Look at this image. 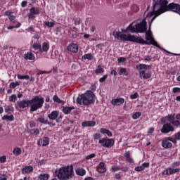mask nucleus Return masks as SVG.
Returning a JSON list of instances; mask_svg holds the SVG:
<instances>
[{"label":"nucleus","instance_id":"1","mask_svg":"<svg viewBox=\"0 0 180 180\" xmlns=\"http://www.w3.org/2000/svg\"><path fill=\"white\" fill-rule=\"evenodd\" d=\"M151 26L149 27V30L146 32L145 39H143L141 37H137L136 35H131V34H122L120 31H114L112 32V36L117 40H121L122 41H132L133 43H139V44H141L142 46H155L160 49V50H164V49L161 48V46L158 44L157 41L154 39L153 37V32H151Z\"/></svg>","mask_w":180,"mask_h":180},{"label":"nucleus","instance_id":"2","mask_svg":"<svg viewBox=\"0 0 180 180\" xmlns=\"http://www.w3.org/2000/svg\"><path fill=\"white\" fill-rule=\"evenodd\" d=\"M44 98L40 96H35L31 100H22L17 101L19 109L30 108V112H36L43 108Z\"/></svg>","mask_w":180,"mask_h":180},{"label":"nucleus","instance_id":"3","mask_svg":"<svg viewBox=\"0 0 180 180\" xmlns=\"http://www.w3.org/2000/svg\"><path fill=\"white\" fill-rule=\"evenodd\" d=\"M55 174L60 180H68L74 175V166H63L56 170Z\"/></svg>","mask_w":180,"mask_h":180},{"label":"nucleus","instance_id":"4","mask_svg":"<svg viewBox=\"0 0 180 180\" xmlns=\"http://www.w3.org/2000/svg\"><path fill=\"white\" fill-rule=\"evenodd\" d=\"M123 32L124 33H146L147 32V21L143 19L137 24H134L133 22Z\"/></svg>","mask_w":180,"mask_h":180},{"label":"nucleus","instance_id":"5","mask_svg":"<svg viewBox=\"0 0 180 180\" xmlns=\"http://www.w3.org/2000/svg\"><path fill=\"white\" fill-rule=\"evenodd\" d=\"M76 101L78 105L89 106L92 103H95V94L92 91H86L84 94L79 95Z\"/></svg>","mask_w":180,"mask_h":180},{"label":"nucleus","instance_id":"6","mask_svg":"<svg viewBox=\"0 0 180 180\" xmlns=\"http://www.w3.org/2000/svg\"><path fill=\"white\" fill-rule=\"evenodd\" d=\"M160 6L162 12H174L180 15V4L176 3L169 4L167 0H160Z\"/></svg>","mask_w":180,"mask_h":180},{"label":"nucleus","instance_id":"7","mask_svg":"<svg viewBox=\"0 0 180 180\" xmlns=\"http://www.w3.org/2000/svg\"><path fill=\"white\" fill-rule=\"evenodd\" d=\"M167 119V123H171L174 127H180V113H178L175 115V113L168 115L165 117Z\"/></svg>","mask_w":180,"mask_h":180},{"label":"nucleus","instance_id":"8","mask_svg":"<svg viewBox=\"0 0 180 180\" xmlns=\"http://www.w3.org/2000/svg\"><path fill=\"white\" fill-rule=\"evenodd\" d=\"M33 50L39 51V53H47L50 50V44L43 42L42 45L40 43L34 42L32 45Z\"/></svg>","mask_w":180,"mask_h":180},{"label":"nucleus","instance_id":"9","mask_svg":"<svg viewBox=\"0 0 180 180\" xmlns=\"http://www.w3.org/2000/svg\"><path fill=\"white\" fill-rule=\"evenodd\" d=\"M99 144L105 148H112L115 146V139L108 137L102 138L98 141Z\"/></svg>","mask_w":180,"mask_h":180},{"label":"nucleus","instance_id":"10","mask_svg":"<svg viewBox=\"0 0 180 180\" xmlns=\"http://www.w3.org/2000/svg\"><path fill=\"white\" fill-rule=\"evenodd\" d=\"M160 131L162 134H168V133L175 131V127L171 123L167 122L163 124Z\"/></svg>","mask_w":180,"mask_h":180},{"label":"nucleus","instance_id":"11","mask_svg":"<svg viewBox=\"0 0 180 180\" xmlns=\"http://www.w3.org/2000/svg\"><path fill=\"white\" fill-rule=\"evenodd\" d=\"M179 168L168 167L162 172V175H174V174H176L179 172Z\"/></svg>","mask_w":180,"mask_h":180},{"label":"nucleus","instance_id":"12","mask_svg":"<svg viewBox=\"0 0 180 180\" xmlns=\"http://www.w3.org/2000/svg\"><path fill=\"white\" fill-rule=\"evenodd\" d=\"M38 146H42V147H46L50 144V138L47 136H44L39 139L37 141Z\"/></svg>","mask_w":180,"mask_h":180},{"label":"nucleus","instance_id":"13","mask_svg":"<svg viewBox=\"0 0 180 180\" xmlns=\"http://www.w3.org/2000/svg\"><path fill=\"white\" fill-rule=\"evenodd\" d=\"M39 13H40L39 8L36 7H32L30 9V13L27 14V18L28 19H33V18H34V15H39Z\"/></svg>","mask_w":180,"mask_h":180},{"label":"nucleus","instance_id":"14","mask_svg":"<svg viewBox=\"0 0 180 180\" xmlns=\"http://www.w3.org/2000/svg\"><path fill=\"white\" fill-rule=\"evenodd\" d=\"M124 103V98H117L112 99L111 101V104L113 105V106H120Z\"/></svg>","mask_w":180,"mask_h":180},{"label":"nucleus","instance_id":"15","mask_svg":"<svg viewBox=\"0 0 180 180\" xmlns=\"http://www.w3.org/2000/svg\"><path fill=\"white\" fill-rule=\"evenodd\" d=\"M67 50L71 53H78V44L71 43L68 46Z\"/></svg>","mask_w":180,"mask_h":180},{"label":"nucleus","instance_id":"16","mask_svg":"<svg viewBox=\"0 0 180 180\" xmlns=\"http://www.w3.org/2000/svg\"><path fill=\"white\" fill-rule=\"evenodd\" d=\"M139 77L141 79H148V78H151V73L150 72L146 73L145 70H141L139 72Z\"/></svg>","mask_w":180,"mask_h":180},{"label":"nucleus","instance_id":"17","mask_svg":"<svg viewBox=\"0 0 180 180\" xmlns=\"http://www.w3.org/2000/svg\"><path fill=\"white\" fill-rule=\"evenodd\" d=\"M60 115V112L57 110L52 111L48 115V117L50 120H56Z\"/></svg>","mask_w":180,"mask_h":180},{"label":"nucleus","instance_id":"18","mask_svg":"<svg viewBox=\"0 0 180 180\" xmlns=\"http://www.w3.org/2000/svg\"><path fill=\"white\" fill-rule=\"evenodd\" d=\"M96 125V122L95 121H84L82 122V127H94Z\"/></svg>","mask_w":180,"mask_h":180},{"label":"nucleus","instance_id":"19","mask_svg":"<svg viewBox=\"0 0 180 180\" xmlns=\"http://www.w3.org/2000/svg\"><path fill=\"white\" fill-rule=\"evenodd\" d=\"M24 58L25 60H29L30 61H33L36 59V57L34 56V54L32 53L31 51L27 52V53L24 54Z\"/></svg>","mask_w":180,"mask_h":180},{"label":"nucleus","instance_id":"20","mask_svg":"<svg viewBox=\"0 0 180 180\" xmlns=\"http://www.w3.org/2000/svg\"><path fill=\"white\" fill-rule=\"evenodd\" d=\"M97 171L100 174H105V172H106L107 169H106V166L105 165V162H101L99 163V167H98Z\"/></svg>","mask_w":180,"mask_h":180},{"label":"nucleus","instance_id":"21","mask_svg":"<svg viewBox=\"0 0 180 180\" xmlns=\"http://www.w3.org/2000/svg\"><path fill=\"white\" fill-rule=\"evenodd\" d=\"M76 174H77L79 176H84V175L86 174V171L85 169L82 167H77L75 169Z\"/></svg>","mask_w":180,"mask_h":180},{"label":"nucleus","instance_id":"22","mask_svg":"<svg viewBox=\"0 0 180 180\" xmlns=\"http://www.w3.org/2000/svg\"><path fill=\"white\" fill-rule=\"evenodd\" d=\"M74 109H75V107L74 106L62 107V110L65 115H70V113H71V110H74Z\"/></svg>","mask_w":180,"mask_h":180},{"label":"nucleus","instance_id":"23","mask_svg":"<svg viewBox=\"0 0 180 180\" xmlns=\"http://www.w3.org/2000/svg\"><path fill=\"white\" fill-rule=\"evenodd\" d=\"M162 147H163V148H172V143L169 142V141L168 140H163L162 141Z\"/></svg>","mask_w":180,"mask_h":180},{"label":"nucleus","instance_id":"24","mask_svg":"<svg viewBox=\"0 0 180 180\" xmlns=\"http://www.w3.org/2000/svg\"><path fill=\"white\" fill-rule=\"evenodd\" d=\"M4 112L8 115H12L15 112V108L12 105H6L4 107Z\"/></svg>","mask_w":180,"mask_h":180},{"label":"nucleus","instance_id":"25","mask_svg":"<svg viewBox=\"0 0 180 180\" xmlns=\"http://www.w3.org/2000/svg\"><path fill=\"white\" fill-rule=\"evenodd\" d=\"M127 162L129 164H134V160L130 156V151H127L124 153Z\"/></svg>","mask_w":180,"mask_h":180},{"label":"nucleus","instance_id":"26","mask_svg":"<svg viewBox=\"0 0 180 180\" xmlns=\"http://www.w3.org/2000/svg\"><path fill=\"white\" fill-rule=\"evenodd\" d=\"M33 171V166H26L22 169V174L25 175V174H30Z\"/></svg>","mask_w":180,"mask_h":180},{"label":"nucleus","instance_id":"27","mask_svg":"<svg viewBox=\"0 0 180 180\" xmlns=\"http://www.w3.org/2000/svg\"><path fill=\"white\" fill-rule=\"evenodd\" d=\"M162 13H164V11H162V7H161L160 6V8L156 11V12H155V16L152 18L151 19V23H153V22H154V20H155V18L158 17V16H160V15H162Z\"/></svg>","mask_w":180,"mask_h":180},{"label":"nucleus","instance_id":"28","mask_svg":"<svg viewBox=\"0 0 180 180\" xmlns=\"http://www.w3.org/2000/svg\"><path fill=\"white\" fill-rule=\"evenodd\" d=\"M100 133H101V134H106L108 137H112L113 136L112 131L105 128L100 129Z\"/></svg>","mask_w":180,"mask_h":180},{"label":"nucleus","instance_id":"29","mask_svg":"<svg viewBox=\"0 0 180 180\" xmlns=\"http://www.w3.org/2000/svg\"><path fill=\"white\" fill-rule=\"evenodd\" d=\"M1 120H8V122H13V120H15V117L12 114H10V115H6L2 117Z\"/></svg>","mask_w":180,"mask_h":180},{"label":"nucleus","instance_id":"30","mask_svg":"<svg viewBox=\"0 0 180 180\" xmlns=\"http://www.w3.org/2000/svg\"><path fill=\"white\" fill-rule=\"evenodd\" d=\"M38 121L39 122V123H42L43 124H49V126L52 124L53 126H56V124H52L51 122H49V120L43 117L38 118Z\"/></svg>","mask_w":180,"mask_h":180},{"label":"nucleus","instance_id":"31","mask_svg":"<svg viewBox=\"0 0 180 180\" xmlns=\"http://www.w3.org/2000/svg\"><path fill=\"white\" fill-rule=\"evenodd\" d=\"M13 154L15 155V157H18V155H20L22 154V148L19 147H15L13 150Z\"/></svg>","mask_w":180,"mask_h":180},{"label":"nucleus","instance_id":"32","mask_svg":"<svg viewBox=\"0 0 180 180\" xmlns=\"http://www.w3.org/2000/svg\"><path fill=\"white\" fill-rule=\"evenodd\" d=\"M53 102H56V103H62V105H64L65 103V102L60 99V98L57 95H54L53 96Z\"/></svg>","mask_w":180,"mask_h":180},{"label":"nucleus","instance_id":"33","mask_svg":"<svg viewBox=\"0 0 180 180\" xmlns=\"http://www.w3.org/2000/svg\"><path fill=\"white\" fill-rule=\"evenodd\" d=\"M69 37L71 39H77V37H78V34H77V31L74 30H70L69 31Z\"/></svg>","mask_w":180,"mask_h":180},{"label":"nucleus","instance_id":"34","mask_svg":"<svg viewBox=\"0 0 180 180\" xmlns=\"http://www.w3.org/2000/svg\"><path fill=\"white\" fill-rule=\"evenodd\" d=\"M50 175L49 174H41L38 176V179L39 180H49Z\"/></svg>","mask_w":180,"mask_h":180},{"label":"nucleus","instance_id":"35","mask_svg":"<svg viewBox=\"0 0 180 180\" xmlns=\"http://www.w3.org/2000/svg\"><path fill=\"white\" fill-rule=\"evenodd\" d=\"M119 75H125V77H127V75H129V72H127V69L124 68H121L119 71Z\"/></svg>","mask_w":180,"mask_h":180},{"label":"nucleus","instance_id":"36","mask_svg":"<svg viewBox=\"0 0 180 180\" xmlns=\"http://www.w3.org/2000/svg\"><path fill=\"white\" fill-rule=\"evenodd\" d=\"M136 68L137 70H148V68H151V65L146 64H139V66H136Z\"/></svg>","mask_w":180,"mask_h":180},{"label":"nucleus","instance_id":"37","mask_svg":"<svg viewBox=\"0 0 180 180\" xmlns=\"http://www.w3.org/2000/svg\"><path fill=\"white\" fill-rule=\"evenodd\" d=\"M82 60H94V56L92 55V53H86L84 54L82 57Z\"/></svg>","mask_w":180,"mask_h":180},{"label":"nucleus","instance_id":"38","mask_svg":"<svg viewBox=\"0 0 180 180\" xmlns=\"http://www.w3.org/2000/svg\"><path fill=\"white\" fill-rule=\"evenodd\" d=\"M96 74H103L105 72V69L102 68L101 65H98L97 69L95 70Z\"/></svg>","mask_w":180,"mask_h":180},{"label":"nucleus","instance_id":"39","mask_svg":"<svg viewBox=\"0 0 180 180\" xmlns=\"http://www.w3.org/2000/svg\"><path fill=\"white\" fill-rule=\"evenodd\" d=\"M20 26H22V23L18 22L17 25H10V26L7 27V29L8 30H11L12 29H18V27H20Z\"/></svg>","mask_w":180,"mask_h":180},{"label":"nucleus","instance_id":"40","mask_svg":"<svg viewBox=\"0 0 180 180\" xmlns=\"http://www.w3.org/2000/svg\"><path fill=\"white\" fill-rule=\"evenodd\" d=\"M44 24L47 26V27H54L56 23L50 21H44Z\"/></svg>","mask_w":180,"mask_h":180},{"label":"nucleus","instance_id":"41","mask_svg":"<svg viewBox=\"0 0 180 180\" xmlns=\"http://www.w3.org/2000/svg\"><path fill=\"white\" fill-rule=\"evenodd\" d=\"M111 172H117V171H120V167L113 165L111 167V169H110Z\"/></svg>","mask_w":180,"mask_h":180},{"label":"nucleus","instance_id":"42","mask_svg":"<svg viewBox=\"0 0 180 180\" xmlns=\"http://www.w3.org/2000/svg\"><path fill=\"white\" fill-rule=\"evenodd\" d=\"M19 85H20V84L18 82H11L9 84V88H11L12 89H15V88L17 86H19Z\"/></svg>","mask_w":180,"mask_h":180},{"label":"nucleus","instance_id":"43","mask_svg":"<svg viewBox=\"0 0 180 180\" xmlns=\"http://www.w3.org/2000/svg\"><path fill=\"white\" fill-rule=\"evenodd\" d=\"M160 8H161V4L159 1V2H156L153 6V12H157V11H155V9H158H158H160Z\"/></svg>","mask_w":180,"mask_h":180},{"label":"nucleus","instance_id":"44","mask_svg":"<svg viewBox=\"0 0 180 180\" xmlns=\"http://www.w3.org/2000/svg\"><path fill=\"white\" fill-rule=\"evenodd\" d=\"M140 116H141V112H135V113H134V114L132 115V119H133L134 120H136V119H139V117H140Z\"/></svg>","mask_w":180,"mask_h":180},{"label":"nucleus","instance_id":"45","mask_svg":"<svg viewBox=\"0 0 180 180\" xmlns=\"http://www.w3.org/2000/svg\"><path fill=\"white\" fill-rule=\"evenodd\" d=\"M17 77H18V79H30V76H29V75H18Z\"/></svg>","mask_w":180,"mask_h":180},{"label":"nucleus","instance_id":"46","mask_svg":"<svg viewBox=\"0 0 180 180\" xmlns=\"http://www.w3.org/2000/svg\"><path fill=\"white\" fill-rule=\"evenodd\" d=\"M30 133L33 136H37V134H39V133H40V131L37 129H31Z\"/></svg>","mask_w":180,"mask_h":180},{"label":"nucleus","instance_id":"47","mask_svg":"<svg viewBox=\"0 0 180 180\" xmlns=\"http://www.w3.org/2000/svg\"><path fill=\"white\" fill-rule=\"evenodd\" d=\"M178 167H180V161L174 162L172 163V168H176Z\"/></svg>","mask_w":180,"mask_h":180},{"label":"nucleus","instance_id":"48","mask_svg":"<svg viewBox=\"0 0 180 180\" xmlns=\"http://www.w3.org/2000/svg\"><path fill=\"white\" fill-rule=\"evenodd\" d=\"M93 137L94 140H99V139H101L102 135H101L99 133H96L93 135Z\"/></svg>","mask_w":180,"mask_h":180},{"label":"nucleus","instance_id":"49","mask_svg":"<svg viewBox=\"0 0 180 180\" xmlns=\"http://www.w3.org/2000/svg\"><path fill=\"white\" fill-rule=\"evenodd\" d=\"M9 102H15L16 101V95H12L8 98Z\"/></svg>","mask_w":180,"mask_h":180},{"label":"nucleus","instance_id":"50","mask_svg":"<svg viewBox=\"0 0 180 180\" xmlns=\"http://www.w3.org/2000/svg\"><path fill=\"white\" fill-rule=\"evenodd\" d=\"M8 19L10 20V22L11 23H15L16 21L15 20V19H16V17H15V15H11L8 17Z\"/></svg>","mask_w":180,"mask_h":180},{"label":"nucleus","instance_id":"51","mask_svg":"<svg viewBox=\"0 0 180 180\" xmlns=\"http://www.w3.org/2000/svg\"><path fill=\"white\" fill-rule=\"evenodd\" d=\"M108 79V75H103L102 77L99 79V82H105Z\"/></svg>","mask_w":180,"mask_h":180},{"label":"nucleus","instance_id":"52","mask_svg":"<svg viewBox=\"0 0 180 180\" xmlns=\"http://www.w3.org/2000/svg\"><path fill=\"white\" fill-rule=\"evenodd\" d=\"M136 172H141V171H144V168L142 166L136 167L134 169Z\"/></svg>","mask_w":180,"mask_h":180},{"label":"nucleus","instance_id":"53","mask_svg":"<svg viewBox=\"0 0 180 180\" xmlns=\"http://www.w3.org/2000/svg\"><path fill=\"white\" fill-rule=\"evenodd\" d=\"M0 180H8V175L6 174H0Z\"/></svg>","mask_w":180,"mask_h":180},{"label":"nucleus","instance_id":"54","mask_svg":"<svg viewBox=\"0 0 180 180\" xmlns=\"http://www.w3.org/2000/svg\"><path fill=\"white\" fill-rule=\"evenodd\" d=\"M137 98H139V93L137 92L130 95V99H137Z\"/></svg>","mask_w":180,"mask_h":180},{"label":"nucleus","instance_id":"55","mask_svg":"<svg viewBox=\"0 0 180 180\" xmlns=\"http://www.w3.org/2000/svg\"><path fill=\"white\" fill-rule=\"evenodd\" d=\"M96 154L95 153H91L90 155H88L86 157V160H92V158H95L96 157Z\"/></svg>","mask_w":180,"mask_h":180},{"label":"nucleus","instance_id":"56","mask_svg":"<svg viewBox=\"0 0 180 180\" xmlns=\"http://www.w3.org/2000/svg\"><path fill=\"white\" fill-rule=\"evenodd\" d=\"M167 140L168 141H172V143H176V138H172L171 136H169V137L167 138Z\"/></svg>","mask_w":180,"mask_h":180},{"label":"nucleus","instance_id":"57","mask_svg":"<svg viewBox=\"0 0 180 180\" xmlns=\"http://www.w3.org/2000/svg\"><path fill=\"white\" fill-rule=\"evenodd\" d=\"M4 162H6V156L5 155L0 157V163L4 164Z\"/></svg>","mask_w":180,"mask_h":180},{"label":"nucleus","instance_id":"58","mask_svg":"<svg viewBox=\"0 0 180 180\" xmlns=\"http://www.w3.org/2000/svg\"><path fill=\"white\" fill-rule=\"evenodd\" d=\"M117 61H118V63L120 64L122 63H125L126 58H124V57H120V58H117Z\"/></svg>","mask_w":180,"mask_h":180},{"label":"nucleus","instance_id":"59","mask_svg":"<svg viewBox=\"0 0 180 180\" xmlns=\"http://www.w3.org/2000/svg\"><path fill=\"white\" fill-rule=\"evenodd\" d=\"M50 72H51V71L49 72V71H46V70H40L37 75H42V74H50Z\"/></svg>","mask_w":180,"mask_h":180},{"label":"nucleus","instance_id":"60","mask_svg":"<svg viewBox=\"0 0 180 180\" xmlns=\"http://www.w3.org/2000/svg\"><path fill=\"white\" fill-rule=\"evenodd\" d=\"M180 92V88L179 87H174L172 89V93L173 94H178Z\"/></svg>","mask_w":180,"mask_h":180},{"label":"nucleus","instance_id":"61","mask_svg":"<svg viewBox=\"0 0 180 180\" xmlns=\"http://www.w3.org/2000/svg\"><path fill=\"white\" fill-rule=\"evenodd\" d=\"M75 25L77 26V25H81V18H77L75 19Z\"/></svg>","mask_w":180,"mask_h":180},{"label":"nucleus","instance_id":"62","mask_svg":"<svg viewBox=\"0 0 180 180\" xmlns=\"http://www.w3.org/2000/svg\"><path fill=\"white\" fill-rule=\"evenodd\" d=\"M29 33H32V32H34V27H33L32 26L29 27L27 30H26Z\"/></svg>","mask_w":180,"mask_h":180},{"label":"nucleus","instance_id":"63","mask_svg":"<svg viewBox=\"0 0 180 180\" xmlns=\"http://www.w3.org/2000/svg\"><path fill=\"white\" fill-rule=\"evenodd\" d=\"M12 12H11L10 11H7L4 13V15L5 16H8V18H9L10 16L12 15Z\"/></svg>","mask_w":180,"mask_h":180},{"label":"nucleus","instance_id":"64","mask_svg":"<svg viewBox=\"0 0 180 180\" xmlns=\"http://www.w3.org/2000/svg\"><path fill=\"white\" fill-rule=\"evenodd\" d=\"M174 137L176 140H180V131L174 134Z\"/></svg>","mask_w":180,"mask_h":180}]
</instances>
